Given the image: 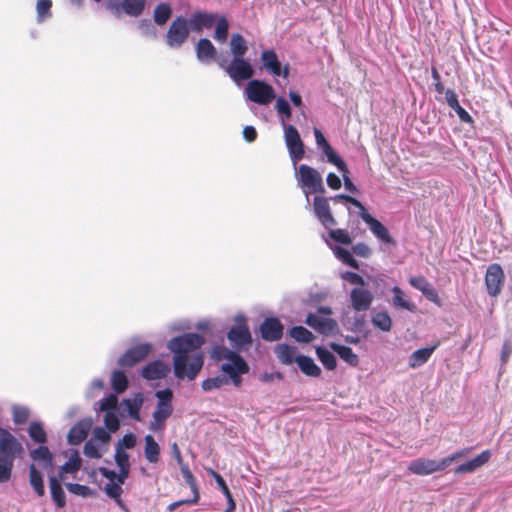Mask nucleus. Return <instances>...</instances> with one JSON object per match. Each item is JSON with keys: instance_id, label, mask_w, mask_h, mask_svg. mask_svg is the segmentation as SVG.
I'll return each mask as SVG.
<instances>
[{"instance_id": "obj_27", "label": "nucleus", "mask_w": 512, "mask_h": 512, "mask_svg": "<svg viewBox=\"0 0 512 512\" xmlns=\"http://www.w3.org/2000/svg\"><path fill=\"white\" fill-rule=\"evenodd\" d=\"M30 458L34 462H38L43 469L52 468L53 454L47 446L40 445L29 453Z\"/></svg>"}, {"instance_id": "obj_22", "label": "nucleus", "mask_w": 512, "mask_h": 512, "mask_svg": "<svg viewBox=\"0 0 512 512\" xmlns=\"http://www.w3.org/2000/svg\"><path fill=\"white\" fill-rule=\"evenodd\" d=\"M170 372V366L163 363L160 360H155L148 363L142 369V376L146 380H159L168 375Z\"/></svg>"}, {"instance_id": "obj_40", "label": "nucleus", "mask_w": 512, "mask_h": 512, "mask_svg": "<svg viewBox=\"0 0 512 512\" xmlns=\"http://www.w3.org/2000/svg\"><path fill=\"white\" fill-rule=\"evenodd\" d=\"M216 27L214 32V38L220 42L225 43L228 37L229 23L225 16L219 15L216 19Z\"/></svg>"}, {"instance_id": "obj_3", "label": "nucleus", "mask_w": 512, "mask_h": 512, "mask_svg": "<svg viewBox=\"0 0 512 512\" xmlns=\"http://www.w3.org/2000/svg\"><path fill=\"white\" fill-rule=\"evenodd\" d=\"M23 451L22 444L7 429L0 427V483L11 479L14 461Z\"/></svg>"}, {"instance_id": "obj_31", "label": "nucleus", "mask_w": 512, "mask_h": 512, "mask_svg": "<svg viewBox=\"0 0 512 512\" xmlns=\"http://www.w3.org/2000/svg\"><path fill=\"white\" fill-rule=\"evenodd\" d=\"M330 348L339 355V357L345 361L350 366H357L359 364V357L357 354L353 352V350L348 347L344 346L335 342H332L330 344Z\"/></svg>"}, {"instance_id": "obj_7", "label": "nucleus", "mask_w": 512, "mask_h": 512, "mask_svg": "<svg viewBox=\"0 0 512 512\" xmlns=\"http://www.w3.org/2000/svg\"><path fill=\"white\" fill-rule=\"evenodd\" d=\"M245 94L250 101L260 105H268L275 99L272 85L258 79L251 80L247 84Z\"/></svg>"}, {"instance_id": "obj_52", "label": "nucleus", "mask_w": 512, "mask_h": 512, "mask_svg": "<svg viewBox=\"0 0 512 512\" xmlns=\"http://www.w3.org/2000/svg\"><path fill=\"white\" fill-rule=\"evenodd\" d=\"M181 474L186 481V483L189 485L192 492H199L196 479L194 475L192 474L188 464L182 465L180 467Z\"/></svg>"}, {"instance_id": "obj_54", "label": "nucleus", "mask_w": 512, "mask_h": 512, "mask_svg": "<svg viewBox=\"0 0 512 512\" xmlns=\"http://www.w3.org/2000/svg\"><path fill=\"white\" fill-rule=\"evenodd\" d=\"M142 401L141 394L136 395L133 400H130V419L140 421V407Z\"/></svg>"}, {"instance_id": "obj_63", "label": "nucleus", "mask_w": 512, "mask_h": 512, "mask_svg": "<svg viewBox=\"0 0 512 512\" xmlns=\"http://www.w3.org/2000/svg\"><path fill=\"white\" fill-rule=\"evenodd\" d=\"M343 279L354 285H360L361 287L366 285L364 278L355 272H345Z\"/></svg>"}, {"instance_id": "obj_41", "label": "nucleus", "mask_w": 512, "mask_h": 512, "mask_svg": "<svg viewBox=\"0 0 512 512\" xmlns=\"http://www.w3.org/2000/svg\"><path fill=\"white\" fill-rule=\"evenodd\" d=\"M28 433L30 438L40 445L47 441V434L40 422L34 421L30 424Z\"/></svg>"}, {"instance_id": "obj_16", "label": "nucleus", "mask_w": 512, "mask_h": 512, "mask_svg": "<svg viewBox=\"0 0 512 512\" xmlns=\"http://www.w3.org/2000/svg\"><path fill=\"white\" fill-rule=\"evenodd\" d=\"M261 61L263 67L272 73L274 76H283L284 78H288L289 76V66L285 65L282 68V65L278 59L276 52L273 49L264 50L261 53Z\"/></svg>"}, {"instance_id": "obj_34", "label": "nucleus", "mask_w": 512, "mask_h": 512, "mask_svg": "<svg viewBox=\"0 0 512 512\" xmlns=\"http://www.w3.org/2000/svg\"><path fill=\"white\" fill-rule=\"evenodd\" d=\"M82 465V459L80 458L77 451H74L68 461H66L58 471V477L64 479L65 474H74L78 472Z\"/></svg>"}, {"instance_id": "obj_37", "label": "nucleus", "mask_w": 512, "mask_h": 512, "mask_svg": "<svg viewBox=\"0 0 512 512\" xmlns=\"http://www.w3.org/2000/svg\"><path fill=\"white\" fill-rule=\"evenodd\" d=\"M230 50L233 55V58L245 56V54L248 51V45L247 41L241 34L235 33L231 35Z\"/></svg>"}, {"instance_id": "obj_38", "label": "nucleus", "mask_w": 512, "mask_h": 512, "mask_svg": "<svg viewBox=\"0 0 512 512\" xmlns=\"http://www.w3.org/2000/svg\"><path fill=\"white\" fill-rule=\"evenodd\" d=\"M171 15H172L171 5L167 2H162V3H159L155 7L154 13H153V19L157 25L163 26L171 18Z\"/></svg>"}, {"instance_id": "obj_15", "label": "nucleus", "mask_w": 512, "mask_h": 512, "mask_svg": "<svg viewBox=\"0 0 512 512\" xmlns=\"http://www.w3.org/2000/svg\"><path fill=\"white\" fill-rule=\"evenodd\" d=\"M408 470L419 476L429 475L435 472L443 471L444 467L440 461L427 458H417L410 462Z\"/></svg>"}, {"instance_id": "obj_35", "label": "nucleus", "mask_w": 512, "mask_h": 512, "mask_svg": "<svg viewBox=\"0 0 512 512\" xmlns=\"http://www.w3.org/2000/svg\"><path fill=\"white\" fill-rule=\"evenodd\" d=\"M158 403L156 407V411H163L166 413L173 412V406H172V399H173V392L171 389L166 388L163 390H158L155 393Z\"/></svg>"}, {"instance_id": "obj_56", "label": "nucleus", "mask_w": 512, "mask_h": 512, "mask_svg": "<svg viewBox=\"0 0 512 512\" xmlns=\"http://www.w3.org/2000/svg\"><path fill=\"white\" fill-rule=\"evenodd\" d=\"M66 488L70 493L86 497L90 495V488L78 483H67Z\"/></svg>"}, {"instance_id": "obj_6", "label": "nucleus", "mask_w": 512, "mask_h": 512, "mask_svg": "<svg viewBox=\"0 0 512 512\" xmlns=\"http://www.w3.org/2000/svg\"><path fill=\"white\" fill-rule=\"evenodd\" d=\"M227 338L236 350L247 349L252 344V335L245 316L239 315L235 318V325L228 331Z\"/></svg>"}, {"instance_id": "obj_24", "label": "nucleus", "mask_w": 512, "mask_h": 512, "mask_svg": "<svg viewBox=\"0 0 512 512\" xmlns=\"http://www.w3.org/2000/svg\"><path fill=\"white\" fill-rule=\"evenodd\" d=\"M491 458L489 450H485L470 461L459 465L455 469L456 474L471 473L485 465Z\"/></svg>"}, {"instance_id": "obj_42", "label": "nucleus", "mask_w": 512, "mask_h": 512, "mask_svg": "<svg viewBox=\"0 0 512 512\" xmlns=\"http://www.w3.org/2000/svg\"><path fill=\"white\" fill-rule=\"evenodd\" d=\"M316 355L327 370H334L337 366L335 356L324 347L316 348Z\"/></svg>"}, {"instance_id": "obj_61", "label": "nucleus", "mask_w": 512, "mask_h": 512, "mask_svg": "<svg viewBox=\"0 0 512 512\" xmlns=\"http://www.w3.org/2000/svg\"><path fill=\"white\" fill-rule=\"evenodd\" d=\"M104 423L108 430L115 432L119 428V420L114 411L107 412L104 416Z\"/></svg>"}, {"instance_id": "obj_62", "label": "nucleus", "mask_w": 512, "mask_h": 512, "mask_svg": "<svg viewBox=\"0 0 512 512\" xmlns=\"http://www.w3.org/2000/svg\"><path fill=\"white\" fill-rule=\"evenodd\" d=\"M276 110L279 114L285 116L286 119L291 117V108L289 103L282 97L276 100Z\"/></svg>"}, {"instance_id": "obj_26", "label": "nucleus", "mask_w": 512, "mask_h": 512, "mask_svg": "<svg viewBox=\"0 0 512 512\" xmlns=\"http://www.w3.org/2000/svg\"><path fill=\"white\" fill-rule=\"evenodd\" d=\"M440 343L437 342L431 347L421 348L414 351L409 356L408 365L412 369H416L424 365L432 356L433 352L439 347Z\"/></svg>"}, {"instance_id": "obj_21", "label": "nucleus", "mask_w": 512, "mask_h": 512, "mask_svg": "<svg viewBox=\"0 0 512 512\" xmlns=\"http://www.w3.org/2000/svg\"><path fill=\"white\" fill-rule=\"evenodd\" d=\"M362 220L369 226L372 233L381 241L389 244H395L394 239L390 236L388 229L369 213L362 215Z\"/></svg>"}, {"instance_id": "obj_14", "label": "nucleus", "mask_w": 512, "mask_h": 512, "mask_svg": "<svg viewBox=\"0 0 512 512\" xmlns=\"http://www.w3.org/2000/svg\"><path fill=\"white\" fill-rule=\"evenodd\" d=\"M305 323L323 335H331L338 330V324L334 319L313 313L307 315Z\"/></svg>"}, {"instance_id": "obj_5", "label": "nucleus", "mask_w": 512, "mask_h": 512, "mask_svg": "<svg viewBox=\"0 0 512 512\" xmlns=\"http://www.w3.org/2000/svg\"><path fill=\"white\" fill-rule=\"evenodd\" d=\"M190 30L189 20L183 16H177L167 30L166 44L170 48H180L188 40Z\"/></svg>"}, {"instance_id": "obj_13", "label": "nucleus", "mask_w": 512, "mask_h": 512, "mask_svg": "<svg viewBox=\"0 0 512 512\" xmlns=\"http://www.w3.org/2000/svg\"><path fill=\"white\" fill-rule=\"evenodd\" d=\"M313 210L317 219L325 228H330L337 224L336 219L331 213L328 198L315 196L313 199Z\"/></svg>"}, {"instance_id": "obj_43", "label": "nucleus", "mask_w": 512, "mask_h": 512, "mask_svg": "<svg viewBox=\"0 0 512 512\" xmlns=\"http://www.w3.org/2000/svg\"><path fill=\"white\" fill-rule=\"evenodd\" d=\"M372 324L383 332H389L392 328V320L385 311L377 312L372 317Z\"/></svg>"}, {"instance_id": "obj_4", "label": "nucleus", "mask_w": 512, "mask_h": 512, "mask_svg": "<svg viewBox=\"0 0 512 512\" xmlns=\"http://www.w3.org/2000/svg\"><path fill=\"white\" fill-rule=\"evenodd\" d=\"M298 185L308 197L314 193H324L325 188L321 174L307 164H301L296 173Z\"/></svg>"}, {"instance_id": "obj_39", "label": "nucleus", "mask_w": 512, "mask_h": 512, "mask_svg": "<svg viewBox=\"0 0 512 512\" xmlns=\"http://www.w3.org/2000/svg\"><path fill=\"white\" fill-rule=\"evenodd\" d=\"M393 292V305L408 311L413 312L416 309L414 303L405 298L404 292L400 287L395 286L392 289Z\"/></svg>"}, {"instance_id": "obj_58", "label": "nucleus", "mask_w": 512, "mask_h": 512, "mask_svg": "<svg viewBox=\"0 0 512 512\" xmlns=\"http://www.w3.org/2000/svg\"><path fill=\"white\" fill-rule=\"evenodd\" d=\"M209 473L212 475V477L216 481L218 487L220 488L222 493L225 495V497L230 498V496L232 494H231L229 487L227 486L225 480L223 479V477L219 473L215 472L212 469L209 470Z\"/></svg>"}, {"instance_id": "obj_10", "label": "nucleus", "mask_w": 512, "mask_h": 512, "mask_svg": "<svg viewBox=\"0 0 512 512\" xmlns=\"http://www.w3.org/2000/svg\"><path fill=\"white\" fill-rule=\"evenodd\" d=\"M287 149L293 162H298L305 155L304 144L298 130L293 125L284 126Z\"/></svg>"}, {"instance_id": "obj_28", "label": "nucleus", "mask_w": 512, "mask_h": 512, "mask_svg": "<svg viewBox=\"0 0 512 512\" xmlns=\"http://www.w3.org/2000/svg\"><path fill=\"white\" fill-rule=\"evenodd\" d=\"M62 480L63 479H60L59 477L56 476L49 477V488L51 497L58 508H63L66 505V496L61 485Z\"/></svg>"}, {"instance_id": "obj_32", "label": "nucleus", "mask_w": 512, "mask_h": 512, "mask_svg": "<svg viewBox=\"0 0 512 512\" xmlns=\"http://www.w3.org/2000/svg\"><path fill=\"white\" fill-rule=\"evenodd\" d=\"M29 483L37 496L43 497L45 495L43 475L38 470L35 463L29 466Z\"/></svg>"}, {"instance_id": "obj_48", "label": "nucleus", "mask_w": 512, "mask_h": 512, "mask_svg": "<svg viewBox=\"0 0 512 512\" xmlns=\"http://www.w3.org/2000/svg\"><path fill=\"white\" fill-rule=\"evenodd\" d=\"M227 379L223 376H216L212 378H207L202 382V389L204 391H211L213 389H219L224 384H227Z\"/></svg>"}, {"instance_id": "obj_2", "label": "nucleus", "mask_w": 512, "mask_h": 512, "mask_svg": "<svg viewBox=\"0 0 512 512\" xmlns=\"http://www.w3.org/2000/svg\"><path fill=\"white\" fill-rule=\"evenodd\" d=\"M126 449H128V434H125L119 441L118 449L115 454L116 463L120 467V474L105 467L99 468L100 473L109 480L105 486L106 494L115 499L123 509H125V507L120 499V495L122 492L121 485L128 476V454L126 453Z\"/></svg>"}, {"instance_id": "obj_19", "label": "nucleus", "mask_w": 512, "mask_h": 512, "mask_svg": "<svg viewBox=\"0 0 512 512\" xmlns=\"http://www.w3.org/2000/svg\"><path fill=\"white\" fill-rule=\"evenodd\" d=\"M409 284L415 289L422 292V294L431 302L440 306V297L438 295L437 290L429 283V281L424 276H416L411 277L409 279Z\"/></svg>"}, {"instance_id": "obj_53", "label": "nucleus", "mask_w": 512, "mask_h": 512, "mask_svg": "<svg viewBox=\"0 0 512 512\" xmlns=\"http://www.w3.org/2000/svg\"><path fill=\"white\" fill-rule=\"evenodd\" d=\"M118 403V398L116 394H110L109 396L103 398L100 401V407L99 410L103 412H112L115 410Z\"/></svg>"}, {"instance_id": "obj_12", "label": "nucleus", "mask_w": 512, "mask_h": 512, "mask_svg": "<svg viewBox=\"0 0 512 512\" xmlns=\"http://www.w3.org/2000/svg\"><path fill=\"white\" fill-rule=\"evenodd\" d=\"M284 326L276 317L265 318L259 327L260 336L268 342H275L282 338Z\"/></svg>"}, {"instance_id": "obj_17", "label": "nucleus", "mask_w": 512, "mask_h": 512, "mask_svg": "<svg viewBox=\"0 0 512 512\" xmlns=\"http://www.w3.org/2000/svg\"><path fill=\"white\" fill-rule=\"evenodd\" d=\"M371 291L363 287H355L350 292L351 306L355 311H367L373 302Z\"/></svg>"}, {"instance_id": "obj_50", "label": "nucleus", "mask_w": 512, "mask_h": 512, "mask_svg": "<svg viewBox=\"0 0 512 512\" xmlns=\"http://www.w3.org/2000/svg\"><path fill=\"white\" fill-rule=\"evenodd\" d=\"M332 200L334 202L344 201L346 203H350L353 206L357 207L360 210L359 215L361 218L364 213H368L365 206L358 199H356L350 195L339 194V195H336L335 197H333Z\"/></svg>"}, {"instance_id": "obj_30", "label": "nucleus", "mask_w": 512, "mask_h": 512, "mask_svg": "<svg viewBox=\"0 0 512 512\" xmlns=\"http://www.w3.org/2000/svg\"><path fill=\"white\" fill-rule=\"evenodd\" d=\"M239 366L238 368L236 364L233 366L221 365V371L230 377L235 386L241 384V375L249 372V366L245 360H242V364H239Z\"/></svg>"}, {"instance_id": "obj_57", "label": "nucleus", "mask_w": 512, "mask_h": 512, "mask_svg": "<svg viewBox=\"0 0 512 512\" xmlns=\"http://www.w3.org/2000/svg\"><path fill=\"white\" fill-rule=\"evenodd\" d=\"M29 418V410L25 407H15L13 409V421L16 424H23Z\"/></svg>"}, {"instance_id": "obj_23", "label": "nucleus", "mask_w": 512, "mask_h": 512, "mask_svg": "<svg viewBox=\"0 0 512 512\" xmlns=\"http://www.w3.org/2000/svg\"><path fill=\"white\" fill-rule=\"evenodd\" d=\"M196 56L202 63H209L216 59L217 50L207 38H201L196 44Z\"/></svg>"}, {"instance_id": "obj_47", "label": "nucleus", "mask_w": 512, "mask_h": 512, "mask_svg": "<svg viewBox=\"0 0 512 512\" xmlns=\"http://www.w3.org/2000/svg\"><path fill=\"white\" fill-rule=\"evenodd\" d=\"M112 387L116 393H122L128 387V379L124 372L114 371L111 378Z\"/></svg>"}, {"instance_id": "obj_1", "label": "nucleus", "mask_w": 512, "mask_h": 512, "mask_svg": "<svg viewBox=\"0 0 512 512\" xmlns=\"http://www.w3.org/2000/svg\"><path fill=\"white\" fill-rule=\"evenodd\" d=\"M204 343L205 338L197 333H186L168 342L177 379L194 380L197 377L204 364V353L201 351Z\"/></svg>"}, {"instance_id": "obj_29", "label": "nucleus", "mask_w": 512, "mask_h": 512, "mask_svg": "<svg viewBox=\"0 0 512 512\" xmlns=\"http://www.w3.org/2000/svg\"><path fill=\"white\" fill-rule=\"evenodd\" d=\"M296 363L299 369L307 376L319 377L321 375L320 367L308 356L298 355L296 357Z\"/></svg>"}, {"instance_id": "obj_46", "label": "nucleus", "mask_w": 512, "mask_h": 512, "mask_svg": "<svg viewBox=\"0 0 512 512\" xmlns=\"http://www.w3.org/2000/svg\"><path fill=\"white\" fill-rule=\"evenodd\" d=\"M171 416V413L163 411H154L153 420L149 424V429L153 432L162 431L165 427L166 420Z\"/></svg>"}, {"instance_id": "obj_60", "label": "nucleus", "mask_w": 512, "mask_h": 512, "mask_svg": "<svg viewBox=\"0 0 512 512\" xmlns=\"http://www.w3.org/2000/svg\"><path fill=\"white\" fill-rule=\"evenodd\" d=\"M52 7L51 0H38L37 1V13L39 18L43 19L50 15V9Z\"/></svg>"}, {"instance_id": "obj_49", "label": "nucleus", "mask_w": 512, "mask_h": 512, "mask_svg": "<svg viewBox=\"0 0 512 512\" xmlns=\"http://www.w3.org/2000/svg\"><path fill=\"white\" fill-rule=\"evenodd\" d=\"M336 255L346 265H348L354 269H359V264H358L357 260L353 257V255L347 249L338 247L336 249Z\"/></svg>"}, {"instance_id": "obj_51", "label": "nucleus", "mask_w": 512, "mask_h": 512, "mask_svg": "<svg viewBox=\"0 0 512 512\" xmlns=\"http://www.w3.org/2000/svg\"><path fill=\"white\" fill-rule=\"evenodd\" d=\"M329 236L335 242L350 245L352 243V238L348 234V232L344 229H330Z\"/></svg>"}, {"instance_id": "obj_64", "label": "nucleus", "mask_w": 512, "mask_h": 512, "mask_svg": "<svg viewBox=\"0 0 512 512\" xmlns=\"http://www.w3.org/2000/svg\"><path fill=\"white\" fill-rule=\"evenodd\" d=\"M146 0H130V16H139L145 8Z\"/></svg>"}, {"instance_id": "obj_18", "label": "nucleus", "mask_w": 512, "mask_h": 512, "mask_svg": "<svg viewBox=\"0 0 512 512\" xmlns=\"http://www.w3.org/2000/svg\"><path fill=\"white\" fill-rule=\"evenodd\" d=\"M218 14L209 13L206 11H195L189 20L191 30L197 33L203 31V29H210L216 22Z\"/></svg>"}, {"instance_id": "obj_33", "label": "nucleus", "mask_w": 512, "mask_h": 512, "mask_svg": "<svg viewBox=\"0 0 512 512\" xmlns=\"http://www.w3.org/2000/svg\"><path fill=\"white\" fill-rule=\"evenodd\" d=\"M144 456L146 460L151 464H156L160 459V446L155 441L154 437L150 434L144 438Z\"/></svg>"}, {"instance_id": "obj_25", "label": "nucleus", "mask_w": 512, "mask_h": 512, "mask_svg": "<svg viewBox=\"0 0 512 512\" xmlns=\"http://www.w3.org/2000/svg\"><path fill=\"white\" fill-rule=\"evenodd\" d=\"M91 423L88 420L77 422L68 432L67 440L72 445L80 444L88 435Z\"/></svg>"}, {"instance_id": "obj_44", "label": "nucleus", "mask_w": 512, "mask_h": 512, "mask_svg": "<svg viewBox=\"0 0 512 512\" xmlns=\"http://www.w3.org/2000/svg\"><path fill=\"white\" fill-rule=\"evenodd\" d=\"M152 346L148 343L135 345L130 348V365L145 359L150 353Z\"/></svg>"}, {"instance_id": "obj_20", "label": "nucleus", "mask_w": 512, "mask_h": 512, "mask_svg": "<svg viewBox=\"0 0 512 512\" xmlns=\"http://www.w3.org/2000/svg\"><path fill=\"white\" fill-rule=\"evenodd\" d=\"M211 357L216 361L227 360L228 362L223 363L222 365H237L242 364V360H244L238 353L232 351L225 347L224 345H215L211 350Z\"/></svg>"}, {"instance_id": "obj_59", "label": "nucleus", "mask_w": 512, "mask_h": 512, "mask_svg": "<svg viewBox=\"0 0 512 512\" xmlns=\"http://www.w3.org/2000/svg\"><path fill=\"white\" fill-rule=\"evenodd\" d=\"M83 452L86 456H88L90 458H100L101 457V453L99 452V447L93 440H89L85 443Z\"/></svg>"}, {"instance_id": "obj_11", "label": "nucleus", "mask_w": 512, "mask_h": 512, "mask_svg": "<svg viewBox=\"0 0 512 512\" xmlns=\"http://www.w3.org/2000/svg\"><path fill=\"white\" fill-rule=\"evenodd\" d=\"M314 136L317 146L322 150L323 154L327 157V161L337 167L340 172H348V167L344 160L335 152L329 142L326 140L323 133L315 128Z\"/></svg>"}, {"instance_id": "obj_9", "label": "nucleus", "mask_w": 512, "mask_h": 512, "mask_svg": "<svg viewBox=\"0 0 512 512\" xmlns=\"http://www.w3.org/2000/svg\"><path fill=\"white\" fill-rule=\"evenodd\" d=\"M505 282V274L500 264L493 263L487 267L485 274V286L491 297H497L502 292Z\"/></svg>"}, {"instance_id": "obj_45", "label": "nucleus", "mask_w": 512, "mask_h": 512, "mask_svg": "<svg viewBox=\"0 0 512 512\" xmlns=\"http://www.w3.org/2000/svg\"><path fill=\"white\" fill-rule=\"evenodd\" d=\"M289 335L297 342L309 343L314 339L311 331L303 326H294L289 330Z\"/></svg>"}, {"instance_id": "obj_36", "label": "nucleus", "mask_w": 512, "mask_h": 512, "mask_svg": "<svg viewBox=\"0 0 512 512\" xmlns=\"http://www.w3.org/2000/svg\"><path fill=\"white\" fill-rule=\"evenodd\" d=\"M275 354L279 361L285 365L296 363V348L287 344H278L275 347Z\"/></svg>"}, {"instance_id": "obj_55", "label": "nucleus", "mask_w": 512, "mask_h": 512, "mask_svg": "<svg viewBox=\"0 0 512 512\" xmlns=\"http://www.w3.org/2000/svg\"><path fill=\"white\" fill-rule=\"evenodd\" d=\"M469 452H470V448H464V449H461V450H457L454 453H452L451 455L442 458L441 459V464H443V467L445 469L446 467H448L454 461H457L458 459L463 458L464 456H466Z\"/></svg>"}, {"instance_id": "obj_8", "label": "nucleus", "mask_w": 512, "mask_h": 512, "mask_svg": "<svg viewBox=\"0 0 512 512\" xmlns=\"http://www.w3.org/2000/svg\"><path fill=\"white\" fill-rule=\"evenodd\" d=\"M234 82L248 80L254 75V69L244 57L233 58L227 65L219 64Z\"/></svg>"}]
</instances>
